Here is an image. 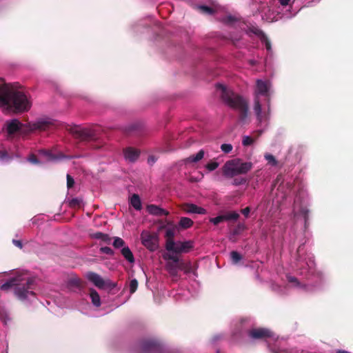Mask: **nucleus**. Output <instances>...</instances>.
I'll return each instance as SVG.
<instances>
[{
    "mask_svg": "<svg viewBox=\"0 0 353 353\" xmlns=\"http://www.w3.org/2000/svg\"><path fill=\"white\" fill-rule=\"evenodd\" d=\"M30 99L23 92L7 84L0 85V108L6 113L22 112L31 107Z\"/></svg>",
    "mask_w": 353,
    "mask_h": 353,
    "instance_id": "nucleus-1",
    "label": "nucleus"
},
{
    "mask_svg": "<svg viewBox=\"0 0 353 353\" xmlns=\"http://www.w3.org/2000/svg\"><path fill=\"white\" fill-rule=\"evenodd\" d=\"M270 88L271 83L269 81H263L261 79H258L256 81L254 111L256 114V119L259 123L266 122L269 119V112H262L261 105L259 99V96H268Z\"/></svg>",
    "mask_w": 353,
    "mask_h": 353,
    "instance_id": "nucleus-2",
    "label": "nucleus"
},
{
    "mask_svg": "<svg viewBox=\"0 0 353 353\" xmlns=\"http://www.w3.org/2000/svg\"><path fill=\"white\" fill-rule=\"evenodd\" d=\"M216 88L222 91V97L225 103L230 107L241 112L243 117H246L248 110L246 101L239 95L228 90L223 84L218 83Z\"/></svg>",
    "mask_w": 353,
    "mask_h": 353,
    "instance_id": "nucleus-3",
    "label": "nucleus"
},
{
    "mask_svg": "<svg viewBox=\"0 0 353 353\" xmlns=\"http://www.w3.org/2000/svg\"><path fill=\"white\" fill-rule=\"evenodd\" d=\"M252 168L251 162H243L240 159H234L225 162L223 166V174L227 177L246 174Z\"/></svg>",
    "mask_w": 353,
    "mask_h": 353,
    "instance_id": "nucleus-4",
    "label": "nucleus"
},
{
    "mask_svg": "<svg viewBox=\"0 0 353 353\" xmlns=\"http://www.w3.org/2000/svg\"><path fill=\"white\" fill-rule=\"evenodd\" d=\"M191 241H177L173 239L166 241L165 249L167 253L173 254L177 256V254L188 252L192 248Z\"/></svg>",
    "mask_w": 353,
    "mask_h": 353,
    "instance_id": "nucleus-5",
    "label": "nucleus"
},
{
    "mask_svg": "<svg viewBox=\"0 0 353 353\" xmlns=\"http://www.w3.org/2000/svg\"><path fill=\"white\" fill-rule=\"evenodd\" d=\"M141 241L142 244L150 251H154L159 247V238L156 233L144 230L141 234Z\"/></svg>",
    "mask_w": 353,
    "mask_h": 353,
    "instance_id": "nucleus-6",
    "label": "nucleus"
},
{
    "mask_svg": "<svg viewBox=\"0 0 353 353\" xmlns=\"http://www.w3.org/2000/svg\"><path fill=\"white\" fill-rule=\"evenodd\" d=\"M34 280L32 279H28L26 281L27 288L24 286H17L14 289L15 295L21 300L24 301L26 299H30V297H34V294L32 290V285L33 284Z\"/></svg>",
    "mask_w": 353,
    "mask_h": 353,
    "instance_id": "nucleus-7",
    "label": "nucleus"
},
{
    "mask_svg": "<svg viewBox=\"0 0 353 353\" xmlns=\"http://www.w3.org/2000/svg\"><path fill=\"white\" fill-rule=\"evenodd\" d=\"M88 279L92 282L99 288H114L116 284L110 280H103L99 274L94 272H88L86 275Z\"/></svg>",
    "mask_w": 353,
    "mask_h": 353,
    "instance_id": "nucleus-8",
    "label": "nucleus"
},
{
    "mask_svg": "<svg viewBox=\"0 0 353 353\" xmlns=\"http://www.w3.org/2000/svg\"><path fill=\"white\" fill-rule=\"evenodd\" d=\"M163 258L165 261H171V262H167L165 268L172 276H176L177 274V271L179 269L178 256L173 254L165 253L163 254Z\"/></svg>",
    "mask_w": 353,
    "mask_h": 353,
    "instance_id": "nucleus-9",
    "label": "nucleus"
},
{
    "mask_svg": "<svg viewBox=\"0 0 353 353\" xmlns=\"http://www.w3.org/2000/svg\"><path fill=\"white\" fill-rule=\"evenodd\" d=\"M249 336L254 339H271L274 341L276 339L275 334L270 330L265 328L254 329L249 332Z\"/></svg>",
    "mask_w": 353,
    "mask_h": 353,
    "instance_id": "nucleus-10",
    "label": "nucleus"
},
{
    "mask_svg": "<svg viewBox=\"0 0 353 353\" xmlns=\"http://www.w3.org/2000/svg\"><path fill=\"white\" fill-rule=\"evenodd\" d=\"M183 210L190 214H205L206 213L205 209L192 203L185 204Z\"/></svg>",
    "mask_w": 353,
    "mask_h": 353,
    "instance_id": "nucleus-11",
    "label": "nucleus"
},
{
    "mask_svg": "<svg viewBox=\"0 0 353 353\" xmlns=\"http://www.w3.org/2000/svg\"><path fill=\"white\" fill-rule=\"evenodd\" d=\"M139 156V152L132 148H128L124 151V157L126 161L134 162Z\"/></svg>",
    "mask_w": 353,
    "mask_h": 353,
    "instance_id": "nucleus-12",
    "label": "nucleus"
},
{
    "mask_svg": "<svg viewBox=\"0 0 353 353\" xmlns=\"http://www.w3.org/2000/svg\"><path fill=\"white\" fill-rule=\"evenodd\" d=\"M147 210L150 214L156 216H166L168 214V211L155 205H148Z\"/></svg>",
    "mask_w": 353,
    "mask_h": 353,
    "instance_id": "nucleus-13",
    "label": "nucleus"
},
{
    "mask_svg": "<svg viewBox=\"0 0 353 353\" xmlns=\"http://www.w3.org/2000/svg\"><path fill=\"white\" fill-rule=\"evenodd\" d=\"M67 286L70 290L76 292L80 289L81 283L76 276H72L68 281Z\"/></svg>",
    "mask_w": 353,
    "mask_h": 353,
    "instance_id": "nucleus-14",
    "label": "nucleus"
},
{
    "mask_svg": "<svg viewBox=\"0 0 353 353\" xmlns=\"http://www.w3.org/2000/svg\"><path fill=\"white\" fill-rule=\"evenodd\" d=\"M21 127V123L17 119H13L8 123L7 130L8 133L12 134L17 132Z\"/></svg>",
    "mask_w": 353,
    "mask_h": 353,
    "instance_id": "nucleus-15",
    "label": "nucleus"
},
{
    "mask_svg": "<svg viewBox=\"0 0 353 353\" xmlns=\"http://www.w3.org/2000/svg\"><path fill=\"white\" fill-rule=\"evenodd\" d=\"M157 349V345L154 341H145L141 347L142 353L153 352Z\"/></svg>",
    "mask_w": 353,
    "mask_h": 353,
    "instance_id": "nucleus-16",
    "label": "nucleus"
},
{
    "mask_svg": "<svg viewBox=\"0 0 353 353\" xmlns=\"http://www.w3.org/2000/svg\"><path fill=\"white\" fill-rule=\"evenodd\" d=\"M121 254L128 262L134 263V256L128 247H123L121 250Z\"/></svg>",
    "mask_w": 353,
    "mask_h": 353,
    "instance_id": "nucleus-17",
    "label": "nucleus"
},
{
    "mask_svg": "<svg viewBox=\"0 0 353 353\" xmlns=\"http://www.w3.org/2000/svg\"><path fill=\"white\" fill-rule=\"evenodd\" d=\"M22 279H19L17 278H14L8 281V282L3 283L0 286V289L3 290H6L9 289L10 287L14 286V285H19L17 282L21 281Z\"/></svg>",
    "mask_w": 353,
    "mask_h": 353,
    "instance_id": "nucleus-18",
    "label": "nucleus"
},
{
    "mask_svg": "<svg viewBox=\"0 0 353 353\" xmlns=\"http://www.w3.org/2000/svg\"><path fill=\"white\" fill-rule=\"evenodd\" d=\"M90 296L92 300V304L96 306L99 307L101 305V299L99 294L94 290H92L90 293Z\"/></svg>",
    "mask_w": 353,
    "mask_h": 353,
    "instance_id": "nucleus-19",
    "label": "nucleus"
},
{
    "mask_svg": "<svg viewBox=\"0 0 353 353\" xmlns=\"http://www.w3.org/2000/svg\"><path fill=\"white\" fill-rule=\"evenodd\" d=\"M204 157V151L203 150H201L198 153H196L195 155H192L188 159H185L186 163L189 162H197L200 160H201Z\"/></svg>",
    "mask_w": 353,
    "mask_h": 353,
    "instance_id": "nucleus-20",
    "label": "nucleus"
},
{
    "mask_svg": "<svg viewBox=\"0 0 353 353\" xmlns=\"http://www.w3.org/2000/svg\"><path fill=\"white\" fill-rule=\"evenodd\" d=\"M130 203L134 209L137 210H140L141 209V202L138 195H132L130 199Z\"/></svg>",
    "mask_w": 353,
    "mask_h": 353,
    "instance_id": "nucleus-21",
    "label": "nucleus"
},
{
    "mask_svg": "<svg viewBox=\"0 0 353 353\" xmlns=\"http://www.w3.org/2000/svg\"><path fill=\"white\" fill-rule=\"evenodd\" d=\"M40 154L43 155L48 161H55L61 158L60 157L54 155L50 152L46 150H41L40 152Z\"/></svg>",
    "mask_w": 353,
    "mask_h": 353,
    "instance_id": "nucleus-22",
    "label": "nucleus"
},
{
    "mask_svg": "<svg viewBox=\"0 0 353 353\" xmlns=\"http://www.w3.org/2000/svg\"><path fill=\"white\" fill-rule=\"evenodd\" d=\"M193 224V221L188 217H182L179 222V225L183 228H190Z\"/></svg>",
    "mask_w": 353,
    "mask_h": 353,
    "instance_id": "nucleus-23",
    "label": "nucleus"
},
{
    "mask_svg": "<svg viewBox=\"0 0 353 353\" xmlns=\"http://www.w3.org/2000/svg\"><path fill=\"white\" fill-rule=\"evenodd\" d=\"M76 132L78 133L79 137L82 139H85L91 135L90 133L85 128H78L76 130Z\"/></svg>",
    "mask_w": 353,
    "mask_h": 353,
    "instance_id": "nucleus-24",
    "label": "nucleus"
},
{
    "mask_svg": "<svg viewBox=\"0 0 353 353\" xmlns=\"http://www.w3.org/2000/svg\"><path fill=\"white\" fill-rule=\"evenodd\" d=\"M230 258L233 263H236L242 259L241 254L237 252L233 251L230 253Z\"/></svg>",
    "mask_w": 353,
    "mask_h": 353,
    "instance_id": "nucleus-25",
    "label": "nucleus"
},
{
    "mask_svg": "<svg viewBox=\"0 0 353 353\" xmlns=\"http://www.w3.org/2000/svg\"><path fill=\"white\" fill-rule=\"evenodd\" d=\"M239 214L236 212H232L228 213L226 214H224L225 220L229 221V220H236L239 218Z\"/></svg>",
    "mask_w": 353,
    "mask_h": 353,
    "instance_id": "nucleus-26",
    "label": "nucleus"
},
{
    "mask_svg": "<svg viewBox=\"0 0 353 353\" xmlns=\"http://www.w3.org/2000/svg\"><path fill=\"white\" fill-rule=\"evenodd\" d=\"M175 234V229L174 228H168L165 230V237L167 240L173 239Z\"/></svg>",
    "mask_w": 353,
    "mask_h": 353,
    "instance_id": "nucleus-27",
    "label": "nucleus"
},
{
    "mask_svg": "<svg viewBox=\"0 0 353 353\" xmlns=\"http://www.w3.org/2000/svg\"><path fill=\"white\" fill-rule=\"evenodd\" d=\"M125 245L124 241L120 237H115L113 242V245L116 248H119Z\"/></svg>",
    "mask_w": 353,
    "mask_h": 353,
    "instance_id": "nucleus-28",
    "label": "nucleus"
},
{
    "mask_svg": "<svg viewBox=\"0 0 353 353\" xmlns=\"http://www.w3.org/2000/svg\"><path fill=\"white\" fill-rule=\"evenodd\" d=\"M224 221H225V220L224 214L223 215L218 216L214 217V218H211L210 219V221L211 223H212L214 225H218L219 223H220L221 222H223Z\"/></svg>",
    "mask_w": 353,
    "mask_h": 353,
    "instance_id": "nucleus-29",
    "label": "nucleus"
},
{
    "mask_svg": "<svg viewBox=\"0 0 353 353\" xmlns=\"http://www.w3.org/2000/svg\"><path fill=\"white\" fill-rule=\"evenodd\" d=\"M254 140L250 136H244L243 137L242 143L244 146H248L254 143Z\"/></svg>",
    "mask_w": 353,
    "mask_h": 353,
    "instance_id": "nucleus-30",
    "label": "nucleus"
},
{
    "mask_svg": "<svg viewBox=\"0 0 353 353\" xmlns=\"http://www.w3.org/2000/svg\"><path fill=\"white\" fill-rule=\"evenodd\" d=\"M232 145L230 143H223L221 145V149L224 153H230L232 150Z\"/></svg>",
    "mask_w": 353,
    "mask_h": 353,
    "instance_id": "nucleus-31",
    "label": "nucleus"
},
{
    "mask_svg": "<svg viewBox=\"0 0 353 353\" xmlns=\"http://www.w3.org/2000/svg\"><path fill=\"white\" fill-rule=\"evenodd\" d=\"M138 287V281L137 279H132L130 283V292L131 294L134 293Z\"/></svg>",
    "mask_w": 353,
    "mask_h": 353,
    "instance_id": "nucleus-32",
    "label": "nucleus"
},
{
    "mask_svg": "<svg viewBox=\"0 0 353 353\" xmlns=\"http://www.w3.org/2000/svg\"><path fill=\"white\" fill-rule=\"evenodd\" d=\"M92 236L97 239H101L104 241H107L108 237L106 234H104L101 232H97L92 235Z\"/></svg>",
    "mask_w": 353,
    "mask_h": 353,
    "instance_id": "nucleus-33",
    "label": "nucleus"
},
{
    "mask_svg": "<svg viewBox=\"0 0 353 353\" xmlns=\"http://www.w3.org/2000/svg\"><path fill=\"white\" fill-rule=\"evenodd\" d=\"M198 9L200 10L203 13L210 14L213 13V10L211 8L205 6H198Z\"/></svg>",
    "mask_w": 353,
    "mask_h": 353,
    "instance_id": "nucleus-34",
    "label": "nucleus"
},
{
    "mask_svg": "<svg viewBox=\"0 0 353 353\" xmlns=\"http://www.w3.org/2000/svg\"><path fill=\"white\" fill-rule=\"evenodd\" d=\"M218 167L219 163L217 162H210L206 165V168L210 171L214 170Z\"/></svg>",
    "mask_w": 353,
    "mask_h": 353,
    "instance_id": "nucleus-35",
    "label": "nucleus"
},
{
    "mask_svg": "<svg viewBox=\"0 0 353 353\" xmlns=\"http://www.w3.org/2000/svg\"><path fill=\"white\" fill-rule=\"evenodd\" d=\"M74 183V181L73 178L70 175L67 174V186L68 188H70L73 186Z\"/></svg>",
    "mask_w": 353,
    "mask_h": 353,
    "instance_id": "nucleus-36",
    "label": "nucleus"
},
{
    "mask_svg": "<svg viewBox=\"0 0 353 353\" xmlns=\"http://www.w3.org/2000/svg\"><path fill=\"white\" fill-rule=\"evenodd\" d=\"M265 158L272 165H276V161L272 154H267L265 155Z\"/></svg>",
    "mask_w": 353,
    "mask_h": 353,
    "instance_id": "nucleus-37",
    "label": "nucleus"
},
{
    "mask_svg": "<svg viewBox=\"0 0 353 353\" xmlns=\"http://www.w3.org/2000/svg\"><path fill=\"white\" fill-rule=\"evenodd\" d=\"M245 183L244 179H236L233 181L232 184L234 185H239Z\"/></svg>",
    "mask_w": 353,
    "mask_h": 353,
    "instance_id": "nucleus-38",
    "label": "nucleus"
},
{
    "mask_svg": "<svg viewBox=\"0 0 353 353\" xmlns=\"http://www.w3.org/2000/svg\"><path fill=\"white\" fill-rule=\"evenodd\" d=\"M101 251L107 254H112L113 253L112 249L109 247H103L101 248Z\"/></svg>",
    "mask_w": 353,
    "mask_h": 353,
    "instance_id": "nucleus-39",
    "label": "nucleus"
},
{
    "mask_svg": "<svg viewBox=\"0 0 353 353\" xmlns=\"http://www.w3.org/2000/svg\"><path fill=\"white\" fill-rule=\"evenodd\" d=\"M288 281L291 283H292L294 285L296 286L299 285V282L297 281V279L295 277L293 276H288Z\"/></svg>",
    "mask_w": 353,
    "mask_h": 353,
    "instance_id": "nucleus-40",
    "label": "nucleus"
},
{
    "mask_svg": "<svg viewBox=\"0 0 353 353\" xmlns=\"http://www.w3.org/2000/svg\"><path fill=\"white\" fill-rule=\"evenodd\" d=\"M28 161L32 163H39L37 158L34 155H32L31 157H30L28 158Z\"/></svg>",
    "mask_w": 353,
    "mask_h": 353,
    "instance_id": "nucleus-41",
    "label": "nucleus"
},
{
    "mask_svg": "<svg viewBox=\"0 0 353 353\" xmlns=\"http://www.w3.org/2000/svg\"><path fill=\"white\" fill-rule=\"evenodd\" d=\"M279 1L282 6H287L289 4L290 0H279Z\"/></svg>",
    "mask_w": 353,
    "mask_h": 353,
    "instance_id": "nucleus-42",
    "label": "nucleus"
},
{
    "mask_svg": "<svg viewBox=\"0 0 353 353\" xmlns=\"http://www.w3.org/2000/svg\"><path fill=\"white\" fill-rule=\"evenodd\" d=\"M155 161H156V159L153 156L149 157L148 159V163L150 165H152Z\"/></svg>",
    "mask_w": 353,
    "mask_h": 353,
    "instance_id": "nucleus-43",
    "label": "nucleus"
},
{
    "mask_svg": "<svg viewBox=\"0 0 353 353\" xmlns=\"http://www.w3.org/2000/svg\"><path fill=\"white\" fill-rule=\"evenodd\" d=\"M250 211V210L249 208H245L242 210V214L245 216H248L249 215Z\"/></svg>",
    "mask_w": 353,
    "mask_h": 353,
    "instance_id": "nucleus-44",
    "label": "nucleus"
},
{
    "mask_svg": "<svg viewBox=\"0 0 353 353\" xmlns=\"http://www.w3.org/2000/svg\"><path fill=\"white\" fill-rule=\"evenodd\" d=\"M12 242H13V243H14L16 246H17V247H19V248H22V243H21L20 241H18V240H13V241H12Z\"/></svg>",
    "mask_w": 353,
    "mask_h": 353,
    "instance_id": "nucleus-45",
    "label": "nucleus"
},
{
    "mask_svg": "<svg viewBox=\"0 0 353 353\" xmlns=\"http://www.w3.org/2000/svg\"><path fill=\"white\" fill-rule=\"evenodd\" d=\"M265 47H266V49L270 51V49H271V46H270V43L269 42V41H268L267 39H265Z\"/></svg>",
    "mask_w": 353,
    "mask_h": 353,
    "instance_id": "nucleus-46",
    "label": "nucleus"
},
{
    "mask_svg": "<svg viewBox=\"0 0 353 353\" xmlns=\"http://www.w3.org/2000/svg\"><path fill=\"white\" fill-rule=\"evenodd\" d=\"M8 157L7 152L5 151L0 152V159H3Z\"/></svg>",
    "mask_w": 353,
    "mask_h": 353,
    "instance_id": "nucleus-47",
    "label": "nucleus"
},
{
    "mask_svg": "<svg viewBox=\"0 0 353 353\" xmlns=\"http://www.w3.org/2000/svg\"><path fill=\"white\" fill-rule=\"evenodd\" d=\"M274 17L272 18L268 17H263V19H265L268 22H272L274 20Z\"/></svg>",
    "mask_w": 353,
    "mask_h": 353,
    "instance_id": "nucleus-48",
    "label": "nucleus"
}]
</instances>
